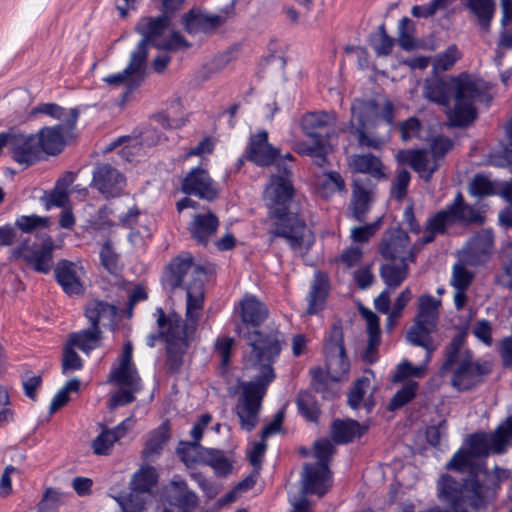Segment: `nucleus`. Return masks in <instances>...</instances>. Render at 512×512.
Masks as SVG:
<instances>
[{"mask_svg":"<svg viewBox=\"0 0 512 512\" xmlns=\"http://www.w3.org/2000/svg\"><path fill=\"white\" fill-rule=\"evenodd\" d=\"M237 311L243 324L237 326V333L250 349L243 356V364L245 369L256 371L253 381L241 384L235 406L240 427L249 432L258 424L263 397L270 383L276 378L273 363L280 355L285 340L277 329H259L268 318L269 310L255 296L245 295L240 300Z\"/></svg>","mask_w":512,"mask_h":512,"instance_id":"1","label":"nucleus"},{"mask_svg":"<svg viewBox=\"0 0 512 512\" xmlns=\"http://www.w3.org/2000/svg\"><path fill=\"white\" fill-rule=\"evenodd\" d=\"M206 270L194 263L189 252H183L171 259L161 277L165 289L174 291L177 288L186 290V324L169 339L165 346L166 368L168 373L177 374L183 365V358L194 338L198 321L201 317L204 300V280Z\"/></svg>","mask_w":512,"mask_h":512,"instance_id":"2","label":"nucleus"},{"mask_svg":"<svg viewBox=\"0 0 512 512\" xmlns=\"http://www.w3.org/2000/svg\"><path fill=\"white\" fill-rule=\"evenodd\" d=\"M488 84L482 79L462 73L447 79L433 76L425 80L423 96L446 108L453 126H466L476 118L475 103L483 98Z\"/></svg>","mask_w":512,"mask_h":512,"instance_id":"3","label":"nucleus"},{"mask_svg":"<svg viewBox=\"0 0 512 512\" xmlns=\"http://www.w3.org/2000/svg\"><path fill=\"white\" fill-rule=\"evenodd\" d=\"M292 159L290 153H287L283 159L275 158L273 163L284 175L272 177L265 190V199L270 213L276 218L275 226L271 231L272 236L284 238L293 250L302 253L312 246L314 238L304 220L289 207L293 196V187L287 177L289 168L283 165V162L285 160L292 161Z\"/></svg>","mask_w":512,"mask_h":512,"instance_id":"4","label":"nucleus"},{"mask_svg":"<svg viewBox=\"0 0 512 512\" xmlns=\"http://www.w3.org/2000/svg\"><path fill=\"white\" fill-rule=\"evenodd\" d=\"M392 122L393 106L387 99H356L351 105L349 131L360 147L381 149Z\"/></svg>","mask_w":512,"mask_h":512,"instance_id":"5","label":"nucleus"},{"mask_svg":"<svg viewBox=\"0 0 512 512\" xmlns=\"http://www.w3.org/2000/svg\"><path fill=\"white\" fill-rule=\"evenodd\" d=\"M171 22L166 16L141 17L134 27L135 33L141 39L131 53L146 64L149 46L164 52H178L190 48L191 43L179 31L173 30L165 36Z\"/></svg>","mask_w":512,"mask_h":512,"instance_id":"6","label":"nucleus"},{"mask_svg":"<svg viewBox=\"0 0 512 512\" xmlns=\"http://www.w3.org/2000/svg\"><path fill=\"white\" fill-rule=\"evenodd\" d=\"M465 444L467 448L459 450L453 456L446 465L447 469L457 471L472 469L475 458L486 457L490 452L495 454L505 452L506 447L512 444V416L500 424L494 433L482 432L469 435Z\"/></svg>","mask_w":512,"mask_h":512,"instance_id":"7","label":"nucleus"},{"mask_svg":"<svg viewBox=\"0 0 512 512\" xmlns=\"http://www.w3.org/2000/svg\"><path fill=\"white\" fill-rule=\"evenodd\" d=\"M464 336L455 335L446 350V360L440 368V375L446 376L451 370L452 385L458 390H468L481 381L486 370L472 358L469 351L462 349Z\"/></svg>","mask_w":512,"mask_h":512,"instance_id":"8","label":"nucleus"},{"mask_svg":"<svg viewBox=\"0 0 512 512\" xmlns=\"http://www.w3.org/2000/svg\"><path fill=\"white\" fill-rule=\"evenodd\" d=\"M484 222V213L468 204L458 192L451 204L428 219L422 244L432 242L436 234H444L455 223L482 225Z\"/></svg>","mask_w":512,"mask_h":512,"instance_id":"9","label":"nucleus"},{"mask_svg":"<svg viewBox=\"0 0 512 512\" xmlns=\"http://www.w3.org/2000/svg\"><path fill=\"white\" fill-rule=\"evenodd\" d=\"M335 123V115L326 112H313L305 114L301 119L303 133L311 139V142H298L295 151L301 155L314 158L317 166H324L326 156L331 151L329 133L322 135L321 131Z\"/></svg>","mask_w":512,"mask_h":512,"instance_id":"10","label":"nucleus"},{"mask_svg":"<svg viewBox=\"0 0 512 512\" xmlns=\"http://www.w3.org/2000/svg\"><path fill=\"white\" fill-rule=\"evenodd\" d=\"M335 447L328 439L315 441L313 445V457L315 464H305L302 474L303 494H316L322 497L332 485V479L328 468Z\"/></svg>","mask_w":512,"mask_h":512,"instance_id":"11","label":"nucleus"},{"mask_svg":"<svg viewBox=\"0 0 512 512\" xmlns=\"http://www.w3.org/2000/svg\"><path fill=\"white\" fill-rule=\"evenodd\" d=\"M54 241L51 236H46L40 247L36 243H30V239H23L12 249L10 259H22L34 271L48 274L53 264Z\"/></svg>","mask_w":512,"mask_h":512,"instance_id":"12","label":"nucleus"},{"mask_svg":"<svg viewBox=\"0 0 512 512\" xmlns=\"http://www.w3.org/2000/svg\"><path fill=\"white\" fill-rule=\"evenodd\" d=\"M147 76V67L137 56L130 53V59L127 66L120 72L110 74L102 80L109 86L118 87L125 85L122 94L123 101H127L144 82Z\"/></svg>","mask_w":512,"mask_h":512,"instance_id":"13","label":"nucleus"},{"mask_svg":"<svg viewBox=\"0 0 512 512\" xmlns=\"http://www.w3.org/2000/svg\"><path fill=\"white\" fill-rule=\"evenodd\" d=\"M327 373L333 381L341 380L349 370V362L345 354L343 332L333 326L326 344Z\"/></svg>","mask_w":512,"mask_h":512,"instance_id":"14","label":"nucleus"},{"mask_svg":"<svg viewBox=\"0 0 512 512\" xmlns=\"http://www.w3.org/2000/svg\"><path fill=\"white\" fill-rule=\"evenodd\" d=\"M124 185L125 177L111 164L100 163L94 167L90 186L106 199L120 196Z\"/></svg>","mask_w":512,"mask_h":512,"instance_id":"15","label":"nucleus"},{"mask_svg":"<svg viewBox=\"0 0 512 512\" xmlns=\"http://www.w3.org/2000/svg\"><path fill=\"white\" fill-rule=\"evenodd\" d=\"M163 493L166 501L176 507L179 512H194L199 504L197 494L188 487L185 480L177 475L164 486Z\"/></svg>","mask_w":512,"mask_h":512,"instance_id":"16","label":"nucleus"},{"mask_svg":"<svg viewBox=\"0 0 512 512\" xmlns=\"http://www.w3.org/2000/svg\"><path fill=\"white\" fill-rule=\"evenodd\" d=\"M181 25L189 35L213 34L221 25L219 15L209 14L200 7H192L181 16Z\"/></svg>","mask_w":512,"mask_h":512,"instance_id":"17","label":"nucleus"},{"mask_svg":"<svg viewBox=\"0 0 512 512\" xmlns=\"http://www.w3.org/2000/svg\"><path fill=\"white\" fill-rule=\"evenodd\" d=\"M380 254L390 261L407 263L414 261V254L410 248L409 236L403 230H394L385 235L380 244Z\"/></svg>","mask_w":512,"mask_h":512,"instance_id":"18","label":"nucleus"},{"mask_svg":"<svg viewBox=\"0 0 512 512\" xmlns=\"http://www.w3.org/2000/svg\"><path fill=\"white\" fill-rule=\"evenodd\" d=\"M12 159L25 167L32 166L42 159L37 136L35 134H26L16 128L15 136L12 137Z\"/></svg>","mask_w":512,"mask_h":512,"instance_id":"19","label":"nucleus"},{"mask_svg":"<svg viewBox=\"0 0 512 512\" xmlns=\"http://www.w3.org/2000/svg\"><path fill=\"white\" fill-rule=\"evenodd\" d=\"M493 233L482 230L475 234L462 251V261L470 266L480 265L488 260L493 250Z\"/></svg>","mask_w":512,"mask_h":512,"instance_id":"20","label":"nucleus"},{"mask_svg":"<svg viewBox=\"0 0 512 512\" xmlns=\"http://www.w3.org/2000/svg\"><path fill=\"white\" fill-rule=\"evenodd\" d=\"M181 191L207 201H212L217 196L208 172L199 166L192 168L183 178Z\"/></svg>","mask_w":512,"mask_h":512,"instance_id":"21","label":"nucleus"},{"mask_svg":"<svg viewBox=\"0 0 512 512\" xmlns=\"http://www.w3.org/2000/svg\"><path fill=\"white\" fill-rule=\"evenodd\" d=\"M396 158L399 162L408 164L419 177L429 182L433 173L439 168L438 160L427 150H401Z\"/></svg>","mask_w":512,"mask_h":512,"instance_id":"22","label":"nucleus"},{"mask_svg":"<svg viewBox=\"0 0 512 512\" xmlns=\"http://www.w3.org/2000/svg\"><path fill=\"white\" fill-rule=\"evenodd\" d=\"M156 314V322L159 330L147 336L146 344L150 348H153L157 341H164L166 346L167 340L169 339V333L176 335L186 324V320L184 321L181 315L174 310L166 314L162 307H157Z\"/></svg>","mask_w":512,"mask_h":512,"instance_id":"23","label":"nucleus"},{"mask_svg":"<svg viewBox=\"0 0 512 512\" xmlns=\"http://www.w3.org/2000/svg\"><path fill=\"white\" fill-rule=\"evenodd\" d=\"M64 131L68 132L69 130L66 129L65 125L57 124L52 127L45 126L35 134L42 158L44 154L55 156L63 150L65 145Z\"/></svg>","mask_w":512,"mask_h":512,"instance_id":"24","label":"nucleus"},{"mask_svg":"<svg viewBox=\"0 0 512 512\" xmlns=\"http://www.w3.org/2000/svg\"><path fill=\"white\" fill-rule=\"evenodd\" d=\"M77 265L68 260H60L55 269V278L63 291L68 295H80L84 292V286L77 273Z\"/></svg>","mask_w":512,"mask_h":512,"instance_id":"25","label":"nucleus"},{"mask_svg":"<svg viewBox=\"0 0 512 512\" xmlns=\"http://www.w3.org/2000/svg\"><path fill=\"white\" fill-rule=\"evenodd\" d=\"M218 217L209 212L207 214H196L189 224L188 230L191 237L197 244L206 246L219 227Z\"/></svg>","mask_w":512,"mask_h":512,"instance_id":"26","label":"nucleus"},{"mask_svg":"<svg viewBox=\"0 0 512 512\" xmlns=\"http://www.w3.org/2000/svg\"><path fill=\"white\" fill-rule=\"evenodd\" d=\"M278 151L268 142V133L261 131L251 137L248 158L259 166L272 164Z\"/></svg>","mask_w":512,"mask_h":512,"instance_id":"27","label":"nucleus"},{"mask_svg":"<svg viewBox=\"0 0 512 512\" xmlns=\"http://www.w3.org/2000/svg\"><path fill=\"white\" fill-rule=\"evenodd\" d=\"M84 315L90 326L100 329L99 325L107 322L113 324L117 315V307L103 300H90L85 306Z\"/></svg>","mask_w":512,"mask_h":512,"instance_id":"28","label":"nucleus"},{"mask_svg":"<svg viewBox=\"0 0 512 512\" xmlns=\"http://www.w3.org/2000/svg\"><path fill=\"white\" fill-rule=\"evenodd\" d=\"M35 114H45L54 119L61 121L60 124L66 126L67 130L76 128L80 111L77 107L66 109L56 103H42L32 109L31 112Z\"/></svg>","mask_w":512,"mask_h":512,"instance_id":"29","label":"nucleus"},{"mask_svg":"<svg viewBox=\"0 0 512 512\" xmlns=\"http://www.w3.org/2000/svg\"><path fill=\"white\" fill-rule=\"evenodd\" d=\"M348 166L356 173L369 174L377 179L386 177L383 163L371 153L352 154L348 158Z\"/></svg>","mask_w":512,"mask_h":512,"instance_id":"30","label":"nucleus"},{"mask_svg":"<svg viewBox=\"0 0 512 512\" xmlns=\"http://www.w3.org/2000/svg\"><path fill=\"white\" fill-rule=\"evenodd\" d=\"M436 325H428L426 323L414 320V324L407 332L406 338L409 343L422 347L426 350V362L431 358V353L436 350L437 345L434 343L431 333L434 332Z\"/></svg>","mask_w":512,"mask_h":512,"instance_id":"31","label":"nucleus"},{"mask_svg":"<svg viewBox=\"0 0 512 512\" xmlns=\"http://www.w3.org/2000/svg\"><path fill=\"white\" fill-rule=\"evenodd\" d=\"M373 200L372 190L364 184L360 178L354 179L351 207L353 216L358 220H364Z\"/></svg>","mask_w":512,"mask_h":512,"instance_id":"32","label":"nucleus"},{"mask_svg":"<svg viewBox=\"0 0 512 512\" xmlns=\"http://www.w3.org/2000/svg\"><path fill=\"white\" fill-rule=\"evenodd\" d=\"M329 289L328 276L326 273L317 271L314 275L311 292L309 294L308 313L314 314L320 311L325 304Z\"/></svg>","mask_w":512,"mask_h":512,"instance_id":"33","label":"nucleus"},{"mask_svg":"<svg viewBox=\"0 0 512 512\" xmlns=\"http://www.w3.org/2000/svg\"><path fill=\"white\" fill-rule=\"evenodd\" d=\"M159 474L151 465L141 466L130 481V488L135 493H150L157 485Z\"/></svg>","mask_w":512,"mask_h":512,"instance_id":"34","label":"nucleus"},{"mask_svg":"<svg viewBox=\"0 0 512 512\" xmlns=\"http://www.w3.org/2000/svg\"><path fill=\"white\" fill-rule=\"evenodd\" d=\"M462 3L477 17L478 24L485 32L489 30L494 16L495 3L493 0H462Z\"/></svg>","mask_w":512,"mask_h":512,"instance_id":"35","label":"nucleus"},{"mask_svg":"<svg viewBox=\"0 0 512 512\" xmlns=\"http://www.w3.org/2000/svg\"><path fill=\"white\" fill-rule=\"evenodd\" d=\"M362 434V427L354 420H336L331 426V436L337 444L348 443Z\"/></svg>","mask_w":512,"mask_h":512,"instance_id":"36","label":"nucleus"},{"mask_svg":"<svg viewBox=\"0 0 512 512\" xmlns=\"http://www.w3.org/2000/svg\"><path fill=\"white\" fill-rule=\"evenodd\" d=\"M441 301L431 295H422L418 299V311L414 320L431 326L437 325Z\"/></svg>","mask_w":512,"mask_h":512,"instance_id":"37","label":"nucleus"},{"mask_svg":"<svg viewBox=\"0 0 512 512\" xmlns=\"http://www.w3.org/2000/svg\"><path fill=\"white\" fill-rule=\"evenodd\" d=\"M408 264L401 261H391L382 265L380 275L385 284L392 289L397 288L408 275Z\"/></svg>","mask_w":512,"mask_h":512,"instance_id":"38","label":"nucleus"},{"mask_svg":"<svg viewBox=\"0 0 512 512\" xmlns=\"http://www.w3.org/2000/svg\"><path fill=\"white\" fill-rule=\"evenodd\" d=\"M201 453L207 454L206 448L200 443L180 440L176 448L178 458L186 467L192 468L200 464Z\"/></svg>","mask_w":512,"mask_h":512,"instance_id":"39","label":"nucleus"},{"mask_svg":"<svg viewBox=\"0 0 512 512\" xmlns=\"http://www.w3.org/2000/svg\"><path fill=\"white\" fill-rule=\"evenodd\" d=\"M169 437V425L167 422H164L150 434L142 451L143 456L149 458L154 455H160Z\"/></svg>","mask_w":512,"mask_h":512,"instance_id":"40","label":"nucleus"},{"mask_svg":"<svg viewBox=\"0 0 512 512\" xmlns=\"http://www.w3.org/2000/svg\"><path fill=\"white\" fill-rule=\"evenodd\" d=\"M101 329H95L90 326L88 329H83L78 332L72 333L68 344L72 347H77L81 351L88 353L93 350L100 339Z\"/></svg>","mask_w":512,"mask_h":512,"instance_id":"41","label":"nucleus"},{"mask_svg":"<svg viewBox=\"0 0 512 512\" xmlns=\"http://www.w3.org/2000/svg\"><path fill=\"white\" fill-rule=\"evenodd\" d=\"M110 380L118 386L140 390V377L131 366L119 365L110 372Z\"/></svg>","mask_w":512,"mask_h":512,"instance_id":"42","label":"nucleus"},{"mask_svg":"<svg viewBox=\"0 0 512 512\" xmlns=\"http://www.w3.org/2000/svg\"><path fill=\"white\" fill-rule=\"evenodd\" d=\"M419 388V384L416 381L408 380L403 386L397 390L394 396L391 398L389 403V410L394 411L397 410L410 401H412L417 394Z\"/></svg>","mask_w":512,"mask_h":512,"instance_id":"43","label":"nucleus"},{"mask_svg":"<svg viewBox=\"0 0 512 512\" xmlns=\"http://www.w3.org/2000/svg\"><path fill=\"white\" fill-rule=\"evenodd\" d=\"M461 53L456 45H450L447 49L437 54L432 60L434 72H444L451 69L460 59Z\"/></svg>","mask_w":512,"mask_h":512,"instance_id":"44","label":"nucleus"},{"mask_svg":"<svg viewBox=\"0 0 512 512\" xmlns=\"http://www.w3.org/2000/svg\"><path fill=\"white\" fill-rule=\"evenodd\" d=\"M81 382L78 378H72L54 395L51 400L49 413L53 414L60 408L64 407L69 401V393L78 392Z\"/></svg>","mask_w":512,"mask_h":512,"instance_id":"45","label":"nucleus"},{"mask_svg":"<svg viewBox=\"0 0 512 512\" xmlns=\"http://www.w3.org/2000/svg\"><path fill=\"white\" fill-rule=\"evenodd\" d=\"M318 189L323 197H328L331 194L341 191L345 187L343 178L338 172H330L324 174L318 181Z\"/></svg>","mask_w":512,"mask_h":512,"instance_id":"46","label":"nucleus"},{"mask_svg":"<svg viewBox=\"0 0 512 512\" xmlns=\"http://www.w3.org/2000/svg\"><path fill=\"white\" fill-rule=\"evenodd\" d=\"M48 224V217L31 214L18 216L13 227H15L16 231L20 230L23 233H32L40 227H48Z\"/></svg>","mask_w":512,"mask_h":512,"instance_id":"47","label":"nucleus"},{"mask_svg":"<svg viewBox=\"0 0 512 512\" xmlns=\"http://www.w3.org/2000/svg\"><path fill=\"white\" fill-rule=\"evenodd\" d=\"M296 403L299 412L309 421H316L318 418V407L313 395L309 392H300Z\"/></svg>","mask_w":512,"mask_h":512,"instance_id":"48","label":"nucleus"},{"mask_svg":"<svg viewBox=\"0 0 512 512\" xmlns=\"http://www.w3.org/2000/svg\"><path fill=\"white\" fill-rule=\"evenodd\" d=\"M469 193L475 197H485L496 193L494 183L484 175H476L468 187Z\"/></svg>","mask_w":512,"mask_h":512,"instance_id":"49","label":"nucleus"},{"mask_svg":"<svg viewBox=\"0 0 512 512\" xmlns=\"http://www.w3.org/2000/svg\"><path fill=\"white\" fill-rule=\"evenodd\" d=\"M258 478V472L252 471L246 478L238 482L228 493H226V504L233 503L241 498L246 492L253 488Z\"/></svg>","mask_w":512,"mask_h":512,"instance_id":"50","label":"nucleus"},{"mask_svg":"<svg viewBox=\"0 0 512 512\" xmlns=\"http://www.w3.org/2000/svg\"><path fill=\"white\" fill-rule=\"evenodd\" d=\"M69 201L67 191L63 189L54 188L49 192H45L40 197V202L43 204L46 211H49L52 207L64 208Z\"/></svg>","mask_w":512,"mask_h":512,"instance_id":"51","label":"nucleus"},{"mask_svg":"<svg viewBox=\"0 0 512 512\" xmlns=\"http://www.w3.org/2000/svg\"><path fill=\"white\" fill-rule=\"evenodd\" d=\"M100 260L102 266L112 275H117L120 271L118 261L119 256L114 251L110 242H105L100 250Z\"/></svg>","mask_w":512,"mask_h":512,"instance_id":"52","label":"nucleus"},{"mask_svg":"<svg viewBox=\"0 0 512 512\" xmlns=\"http://www.w3.org/2000/svg\"><path fill=\"white\" fill-rule=\"evenodd\" d=\"M426 372V365L414 366L405 360L401 362L392 377L393 382H401L408 377H423Z\"/></svg>","mask_w":512,"mask_h":512,"instance_id":"53","label":"nucleus"},{"mask_svg":"<svg viewBox=\"0 0 512 512\" xmlns=\"http://www.w3.org/2000/svg\"><path fill=\"white\" fill-rule=\"evenodd\" d=\"M398 43L404 50H411L414 47V23L407 17H403L399 23Z\"/></svg>","mask_w":512,"mask_h":512,"instance_id":"54","label":"nucleus"},{"mask_svg":"<svg viewBox=\"0 0 512 512\" xmlns=\"http://www.w3.org/2000/svg\"><path fill=\"white\" fill-rule=\"evenodd\" d=\"M116 441H118L117 436L112 431L103 429L92 442L93 451L96 455H108Z\"/></svg>","mask_w":512,"mask_h":512,"instance_id":"55","label":"nucleus"},{"mask_svg":"<svg viewBox=\"0 0 512 512\" xmlns=\"http://www.w3.org/2000/svg\"><path fill=\"white\" fill-rule=\"evenodd\" d=\"M83 362L78 353L69 344L64 348L62 359V374L81 370Z\"/></svg>","mask_w":512,"mask_h":512,"instance_id":"56","label":"nucleus"},{"mask_svg":"<svg viewBox=\"0 0 512 512\" xmlns=\"http://www.w3.org/2000/svg\"><path fill=\"white\" fill-rule=\"evenodd\" d=\"M370 388L369 378L363 377L358 379L348 394V404L356 409L360 406L363 397L367 390Z\"/></svg>","mask_w":512,"mask_h":512,"instance_id":"57","label":"nucleus"},{"mask_svg":"<svg viewBox=\"0 0 512 512\" xmlns=\"http://www.w3.org/2000/svg\"><path fill=\"white\" fill-rule=\"evenodd\" d=\"M473 273L467 270L464 266L456 264L453 266L451 285L455 289H465L471 285L473 280Z\"/></svg>","mask_w":512,"mask_h":512,"instance_id":"58","label":"nucleus"},{"mask_svg":"<svg viewBox=\"0 0 512 512\" xmlns=\"http://www.w3.org/2000/svg\"><path fill=\"white\" fill-rule=\"evenodd\" d=\"M410 179V173L405 169H402L397 173L391 187V195L396 200L401 201L404 199L407 194V187L409 185Z\"/></svg>","mask_w":512,"mask_h":512,"instance_id":"59","label":"nucleus"},{"mask_svg":"<svg viewBox=\"0 0 512 512\" xmlns=\"http://www.w3.org/2000/svg\"><path fill=\"white\" fill-rule=\"evenodd\" d=\"M372 46L379 56L388 55L394 46L393 38L389 37L384 26H380L378 34L372 41Z\"/></svg>","mask_w":512,"mask_h":512,"instance_id":"60","label":"nucleus"},{"mask_svg":"<svg viewBox=\"0 0 512 512\" xmlns=\"http://www.w3.org/2000/svg\"><path fill=\"white\" fill-rule=\"evenodd\" d=\"M412 294L409 288L404 289L399 296L396 298L393 308L388 316V326L392 327L394 322L397 321L401 315L403 309L406 307L408 302L411 300Z\"/></svg>","mask_w":512,"mask_h":512,"instance_id":"61","label":"nucleus"},{"mask_svg":"<svg viewBox=\"0 0 512 512\" xmlns=\"http://www.w3.org/2000/svg\"><path fill=\"white\" fill-rule=\"evenodd\" d=\"M207 454L201 453L200 464L209 465L218 472L224 473V453L221 450L206 448Z\"/></svg>","mask_w":512,"mask_h":512,"instance_id":"62","label":"nucleus"},{"mask_svg":"<svg viewBox=\"0 0 512 512\" xmlns=\"http://www.w3.org/2000/svg\"><path fill=\"white\" fill-rule=\"evenodd\" d=\"M139 494L131 490L126 497L117 499L124 512H142L145 509V501Z\"/></svg>","mask_w":512,"mask_h":512,"instance_id":"63","label":"nucleus"},{"mask_svg":"<svg viewBox=\"0 0 512 512\" xmlns=\"http://www.w3.org/2000/svg\"><path fill=\"white\" fill-rule=\"evenodd\" d=\"M59 501V493L51 488L47 489L38 504V512H57Z\"/></svg>","mask_w":512,"mask_h":512,"instance_id":"64","label":"nucleus"}]
</instances>
